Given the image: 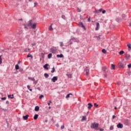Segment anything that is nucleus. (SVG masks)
Listing matches in <instances>:
<instances>
[{
	"instance_id": "1",
	"label": "nucleus",
	"mask_w": 131,
	"mask_h": 131,
	"mask_svg": "<svg viewBox=\"0 0 131 131\" xmlns=\"http://www.w3.org/2000/svg\"><path fill=\"white\" fill-rule=\"evenodd\" d=\"M91 128H94L96 130H98V129H99L98 128V127H99V124L93 123L91 124Z\"/></svg>"
},
{
	"instance_id": "2",
	"label": "nucleus",
	"mask_w": 131,
	"mask_h": 131,
	"mask_svg": "<svg viewBox=\"0 0 131 131\" xmlns=\"http://www.w3.org/2000/svg\"><path fill=\"white\" fill-rule=\"evenodd\" d=\"M73 41L74 42H79V40L76 38L73 37L69 41L70 45H72V43H73Z\"/></svg>"
},
{
	"instance_id": "3",
	"label": "nucleus",
	"mask_w": 131,
	"mask_h": 131,
	"mask_svg": "<svg viewBox=\"0 0 131 131\" xmlns=\"http://www.w3.org/2000/svg\"><path fill=\"white\" fill-rule=\"evenodd\" d=\"M126 65V62H120L118 63L119 68H124V66Z\"/></svg>"
},
{
	"instance_id": "4",
	"label": "nucleus",
	"mask_w": 131,
	"mask_h": 131,
	"mask_svg": "<svg viewBox=\"0 0 131 131\" xmlns=\"http://www.w3.org/2000/svg\"><path fill=\"white\" fill-rule=\"evenodd\" d=\"M50 51L52 54H56V53H57V51H58V48L53 47L50 49Z\"/></svg>"
},
{
	"instance_id": "5",
	"label": "nucleus",
	"mask_w": 131,
	"mask_h": 131,
	"mask_svg": "<svg viewBox=\"0 0 131 131\" xmlns=\"http://www.w3.org/2000/svg\"><path fill=\"white\" fill-rule=\"evenodd\" d=\"M123 121H124V124H125V125H129V122L130 120L127 119H124Z\"/></svg>"
},
{
	"instance_id": "6",
	"label": "nucleus",
	"mask_w": 131,
	"mask_h": 131,
	"mask_svg": "<svg viewBox=\"0 0 131 131\" xmlns=\"http://www.w3.org/2000/svg\"><path fill=\"white\" fill-rule=\"evenodd\" d=\"M78 26H79L80 27H81L82 28H83L84 30H86V29L85 28V26L83 25V24L82 23V22H79L78 24Z\"/></svg>"
},
{
	"instance_id": "7",
	"label": "nucleus",
	"mask_w": 131,
	"mask_h": 131,
	"mask_svg": "<svg viewBox=\"0 0 131 131\" xmlns=\"http://www.w3.org/2000/svg\"><path fill=\"white\" fill-rule=\"evenodd\" d=\"M125 60H129L130 59V55L126 53L125 56Z\"/></svg>"
},
{
	"instance_id": "8",
	"label": "nucleus",
	"mask_w": 131,
	"mask_h": 131,
	"mask_svg": "<svg viewBox=\"0 0 131 131\" xmlns=\"http://www.w3.org/2000/svg\"><path fill=\"white\" fill-rule=\"evenodd\" d=\"M52 81H53V82H56V81H57V80H58V77L57 76H54L53 77V78L51 79Z\"/></svg>"
},
{
	"instance_id": "9",
	"label": "nucleus",
	"mask_w": 131,
	"mask_h": 131,
	"mask_svg": "<svg viewBox=\"0 0 131 131\" xmlns=\"http://www.w3.org/2000/svg\"><path fill=\"white\" fill-rule=\"evenodd\" d=\"M117 127H118V128H122V127H123V124H121V123H119L117 125Z\"/></svg>"
},
{
	"instance_id": "10",
	"label": "nucleus",
	"mask_w": 131,
	"mask_h": 131,
	"mask_svg": "<svg viewBox=\"0 0 131 131\" xmlns=\"http://www.w3.org/2000/svg\"><path fill=\"white\" fill-rule=\"evenodd\" d=\"M84 71L85 72L86 75H89V72H90V69H89V68L86 67Z\"/></svg>"
},
{
	"instance_id": "11",
	"label": "nucleus",
	"mask_w": 131,
	"mask_h": 131,
	"mask_svg": "<svg viewBox=\"0 0 131 131\" xmlns=\"http://www.w3.org/2000/svg\"><path fill=\"white\" fill-rule=\"evenodd\" d=\"M100 29V24L99 23H96V27L95 28V30H99Z\"/></svg>"
},
{
	"instance_id": "12",
	"label": "nucleus",
	"mask_w": 131,
	"mask_h": 131,
	"mask_svg": "<svg viewBox=\"0 0 131 131\" xmlns=\"http://www.w3.org/2000/svg\"><path fill=\"white\" fill-rule=\"evenodd\" d=\"M28 117H29V115H26V116H23L24 120H27V119H28Z\"/></svg>"
},
{
	"instance_id": "13",
	"label": "nucleus",
	"mask_w": 131,
	"mask_h": 131,
	"mask_svg": "<svg viewBox=\"0 0 131 131\" xmlns=\"http://www.w3.org/2000/svg\"><path fill=\"white\" fill-rule=\"evenodd\" d=\"M48 66H49V64L48 63H46L45 65H44L43 66V67L46 70H49V68L48 67Z\"/></svg>"
},
{
	"instance_id": "14",
	"label": "nucleus",
	"mask_w": 131,
	"mask_h": 131,
	"mask_svg": "<svg viewBox=\"0 0 131 131\" xmlns=\"http://www.w3.org/2000/svg\"><path fill=\"white\" fill-rule=\"evenodd\" d=\"M56 57L57 58H64V55L62 54H57Z\"/></svg>"
},
{
	"instance_id": "15",
	"label": "nucleus",
	"mask_w": 131,
	"mask_h": 131,
	"mask_svg": "<svg viewBox=\"0 0 131 131\" xmlns=\"http://www.w3.org/2000/svg\"><path fill=\"white\" fill-rule=\"evenodd\" d=\"M27 26L29 27H30V26H32V20H30L29 21L28 24L27 25Z\"/></svg>"
},
{
	"instance_id": "16",
	"label": "nucleus",
	"mask_w": 131,
	"mask_h": 131,
	"mask_svg": "<svg viewBox=\"0 0 131 131\" xmlns=\"http://www.w3.org/2000/svg\"><path fill=\"white\" fill-rule=\"evenodd\" d=\"M88 105V109L89 110L92 109V107H93V105L92 104V103H89Z\"/></svg>"
},
{
	"instance_id": "17",
	"label": "nucleus",
	"mask_w": 131,
	"mask_h": 131,
	"mask_svg": "<svg viewBox=\"0 0 131 131\" xmlns=\"http://www.w3.org/2000/svg\"><path fill=\"white\" fill-rule=\"evenodd\" d=\"M127 47H128V50L129 51L131 50V45L130 43H128V44L127 45Z\"/></svg>"
},
{
	"instance_id": "18",
	"label": "nucleus",
	"mask_w": 131,
	"mask_h": 131,
	"mask_svg": "<svg viewBox=\"0 0 131 131\" xmlns=\"http://www.w3.org/2000/svg\"><path fill=\"white\" fill-rule=\"evenodd\" d=\"M106 69H107V67H102V70H103V71H104L105 72V73H106V72H108V71H106Z\"/></svg>"
},
{
	"instance_id": "19",
	"label": "nucleus",
	"mask_w": 131,
	"mask_h": 131,
	"mask_svg": "<svg viewBox=\"0 0 131 131\" xmlns=\"http://www.w3.org/2000/svg\"><path fill=\"white\" fill-rule=\"evenodd\" d=\"M32 28L33 29H35V28H36V24L35 23V24H33L32 26Z\"/></svg>"
},
{
	"instance_id": "20",
	"label": "nucleus",
	"mask_w": 131,
	"mask_h": 131,
	"mask_svg": "<svg viewBox=\"0 0 131 131\" xmlns=\"http://www.w3.org/2000/svg\"><path fill=\"white\" fill-rule=\"evenodd\" d=\"M35 111H39V106H36L35 107Z\"/></svg>"
},
{
	"instance_id": "21",
	"label": "nucleus",
	"mask_w": 131,
	"mask_h": 131,
	"mask_svg": "<svg viewBox=\"0 0 131 131\" xmlns=\"http://www.w3.org/2000/svg\"><path fill=\"white\" fill-rule=\"evenodd\" d=\"M28 79H29L30 80H32V81H34V80H35V79H34V78L31 77H28Z\"/></svg>"
},
{
	"instance_id": "22",
	"label": "nucleus",
	"mask_w": 131,
	"mask_h": 131,
	"mask_svg": "<svg viewBox=\"0 0 131 131\" xmlns=\"http://www.w3.org/2000/svg\"><path fill=\"white\" fill-rule=\"evenodd\" d=\"M38 118V115L37 114H35L34 116V120H36Z\"/></svg>"
},
{
	"instance_id": "23",
	"label": "nucleus",
	"mask_w": 131,
	"mask_h": 131,
	"mask_svg": "<svg viewBox=\"0 0 131 131\" xmlns=\"http://www.w3.org/2000/svg\"><path fill=\"white\" fill-rule=\"evenodd\" d=\"M67 76H68V77H69V78H72V74H67Z\"/></svg>"
},
{
	"instance_id": "24",
	"label": "nucleus",
	"mask_w": 131,
	"mask_h": 131,
	"mask_svg": "<svg viewBox=\"0 0 131 131\" xmlns=\"http://www.w3.org/2000/svg\"><path fill=\"white\" fill-rule=\"evenodd\" d=\"M27 58H31V59H33V56L31 54H28L27 55Z\"/></svg>"
},
{
	"instance_id": "25",
	"label": "nucleus",
	"mask_w": 131,
	"mask_h": 131,
	"mask_svg": "<svg viewBox=\"0 0 131 131\" xmlns=\"http://www.w3.org/2000/svg\"><path fill=\"white\" fill-rule=\"evenodd\" d=\"M52 56H53V54H52V53H49L48 55V58L49 59H51V58H52Z\"/></svg>"
},
{
	"instance_id": "26",
	"label": "nucleus",
	"mask_w": 131,
	"mask_h": 131,
	"mask_svg": "<svg viewBox=\"0 0 131 131\" xmlns=\"http://www.w3.org/2000/svg\"><path fill=\"white\" fill-rule=\"evenodd\" d=\"M70 95L72 96V94L70 93V94H68L66 97V99H68V98H70Z\"/></svg>"
},
{
	"instance_id": "27",
	"label": "nucleus",
	"mask_w": 131,
	"mask_h": 131,
	"mask_svg": "<svg viewBox=\"0 0 131 131\" xmlns=\"http://www.w3.org/2000/svg\"><path fill=\"white\" fill-rule=\"evenodd\" d=\"M2 57H3V55L0 56V64H3V58H2Z\"/></svg>"
},
{
	"instance_id": "28",
	"label": "nucleus",
	"mask_w": 131,
	"mask_h": 131,
	"mask_svg": "<svg viewBox=\"0 0 131 131\" xmlns=\"http://www.w3.org/2000/svg\"><path fill=\"white\" fill-rule=\"evenodd\" d=\"M44 76H45V78H49V74H48V73H45L44 74Z\"/></svg>"
},
{
	"instance_id": "29",
	"label": "nucleus",
	"mask_w": 131,
	"mask_h": 131,
	"mask_svg": "<svg viewBox=\"0 0 131 131\" xmlns=\"http://www.w3.org/2000/svg\"><path fill=\"white\" fill-rule=\"evenodd\" d=\"M102 52L103 53V54H107V51L105 49L102 50Z\"/></svg>"
},
{
	"instance_id": "30",
	"label": "nucleus",
	"mask_w": 131,
	"mask_h": 131,
	"mask_svg": "<svg viewBox=\"0 0 131 131\" xmlns=\"http://www.w3.org/2000/svg\"><path fill=\"white\" fill-rule=\"evenodd\" d=\"M111 69H112V70L113 69H115V64H111Z\"/></svg>"
},
{
	"instance_id": "31",
	"label": "nucleus",
	"mask_w": 131,
	"mask_h": 131,
	"mask_svg": "<svg viewBox=\"0 0 131 131\" xmlns=\"http://www.w3.org/2000/svg\"><path fill=\"white\" fill-rule=\"evenodd\" d=\"M49 30H51V31L54 30V29H53L52 25H51L49 27Z\"/></svg>"
},
{
	"instance_id": "32",
	"label": "nucleus",
	"mask_w": 131,
	"mask_h": 131,
	"mask_svg": "<svg viewBox=\"0 0 131 131\" xmlns=\"http://www.w3.org/2000/svg\"><path fill=\"white\" fill-rule=\"evenodd\" d=\"M19 69H20V68H19V65H18V64L15 65L16 70H18Z\"/></svg>"
},
{
	"instance_id": "33",
	"label": "nucleus",
	"mask_w": 131,
	"mask_h": 131,
	"mask_svg": "<svg viewBox=\"0 0 131 131\" xmlns=\"http://www.w3.org/2000/svg\"><path fill=\"white\" fill-rule=\"evenodd\" d=\"M27 89H28V90H29V91H30V92H32V89H30V85H27Z\"/></svg>"
},
{
	"instance_id": "34",
	"label": "nucleus",
	"mask_w": 131,
	"mask_h": 131,
	"mask_svg": "<svg viewBox=\"0 0 131 131\" xmlns=\"http://www.w3.org/2000/svg\"><path fill=\"white\" fill-rule=\"evenodd\" d=\"M123 54H124V51L123 50H121L119 52V55H123Z\"/></svg>"
},
{
	"instance_id": "35",
	"label": "nucleus",
	"mask_w": 131,
	"mask_h": 131,
	"mask_svg": "<svg viewBox=\"0 0 131 131\" xmlns=\"http://www.w3.org/2000/svg\"><path fill=\"white\" fill-rule=\"evenodd\" d=\"M110 130H113V129H114V126H113V125L111 126L110 127Z\"/></svg>"
},
{
	"instance_id": "36",
	"label": "nucleus",
	"mask_w": 131,
	"mask_h": 131,
	"mask_svg": "<svg viewBox=\"0 0 131 131\" xmlns=\"http://www.w3.org/2000/svg\"><path fill=\"white\" fill-rule=\"evenodd\" d=\"M55 67H53V68H52V70L51 71V73H54V72H55Z\"/></svg>"
},
{
	"instance_id": "37",
	"label": "nucleus",
	"mask_w": 131,
	"mask_h": 131,
	"mask_svg": "<svg viewBox=\"0 0 131 131\" xmlns=\"http://www.w3.org/2000/svg\"><path fill=\"white\" fill-rule=\"evenodd\" d=\"M29 51H30V49H25V52L26 53H27V52H29Z\"/></svg>"
},
{
	"instance_id": "38",
	"label": "nucleus",
	"mask_w": 131,
	"mask_h": 131,
	"mask_svg": "<svg viewBox=\"0 0 131 131\" xmlns=\"http://www.w3.org/2000/svg\"><path fill=\"white\" fill-rule=\"evenodd\" d=\"M82 120H86V117L83 116L82 118Z\"/></svg>"
},
{
	"instance_id": "39",
	"label": "nucleus",
	"mask_w": 131,
	"mask_h": 131,
	"mask_svg": "<svg viewBox=\"0 0 131 131\" xmlns=\"http://www.w3.org/2000/svg\"><path fill=\"white\" fill-rule=\"evenodd\" d=\"M8 98H10V99H14V97H12V95H8Z\"/></svg>"
},
{
	"instance_id": "40",
	"label": "nucleus",
	"mask_w": 131,
	"mask_h": 131,
	"mask_svg": "<svg viewBox=\"0 0 131 131\" xmlns=\"http://www.w3.org/2000/svg\"><path fill=\"white\" fill-rule=\"evenodd\" d=\"M25 29H27V30H28V28L27 27V26L26 25H24Z\"/></svg>"
},
{
	"instance_id": "41",
	"label": "nucleus",
	"mask_w": 131,
	"mask_h": 131,
	"mask_svg": "<svg viewBox=\"0 0 131 131\" xmlns=\"http://www.w3.org/2000/svg\"><path fill=\"white\" fill-rule=\"evenodd\" d=\"M95 13V14H100V11H99V10H96Z\"/></svg>"
},
{
	"instance_id": "42",
	"label": "nucleus",
	"mask_w": 131,
	"mask_h": 131,
	"mask_svg": "<svg viewBox=\"0 0 131 131\" xmlns=\"http://www.w3.org/2000/svg\"><path fill=\"white\" fill-rule=\"evenodd\" d=\"M60 47H64V44L63 43V42H60Z\"/></svg>"
},
{
	"instance_id": "43",
	"label": "nucleus",
	"mask_w": 131,
	"mask_h": 131,
	"mask_svg": "<svg viewBox=\"0 0 131 131\" xmlns=\"http://www.w3.org/2000/svg\"><path fill=\"white\" fill-rule=\"evenodd\" d=\"M32 47H35V46H36V43H35V42L32 43Z\"/></svg>"
},
{
	"instance_id": "44",
	"label": "nucleus",
	"mask_w": 131,
	"mask_h": 131,
	"mask_svg": "<svg viewBox=\"0 0 131 131\" xmlns=\"http://www.w3.org/2000/svg\"><path fill=\"white\" fill-rule=\"evenodd\" d=\"M19 69V71L20 72H22V71H23V69H22V68H20Z\"/></svg>"
},
{
	"instance_id": "45",
	"label": "nucleus",
	"mask_w": 131,
	"mask_h": 131,
	"mask_svg": "<svg viewBox=\"0 0 131 131\" xmlns=\"http://www.w3.org/2000/svg\"><path fill=\"white\" fill-rule=\"evenodd\" d=\"M122 17L123 19H125L126 16H125V14H122Z\"/></svg>"
},
{
	"instance_id": "46",
	"label": "nucleus",
	"mask_w": 131,
	"mask_h": 131,
	"mask_svg": "<svg viewBox=\"0 0 131 131\" xmlns=\"http://www.w3.org/2000/svg\"><path fill=\"white\" fill-rule=\"evenodd\" d=\"M6 99H7V97H2L1 98V100H6Z\"/></svg>"
},
{
	"instance_id": "47",
	"label": "nucleus",
	"mask_w": 131,
	"mask_h": 131,
	"mask_svg": "<svg viewBox=\"0 0 131 131\" xmlns=\"http://www.w3.org/2000/svg\"><path fill=\"white\" fill-rule=\"evenodd\" d=\"M94 107H98V106H99V105H98L96 103H95L94 104Z\"/></svg>"
},
{
	"instance_id": "48",
	"label": "nucleus",
	"mask_w": 131,
	"mask_h": 131,
	"mask_svg": "<svg viewBox=\"0 0 131 131\" xmlns=\"http://www.w3.org/2000/svg\"><path fill=\"white\" fill-rule=\"evenodd\" d=\"M61 18H62V19H65V18H66V17L65 16V15H62L61 16Z\"/></svg>"
},
{
	"instance_id": "49",
	"label": "nucleus",
	"mask_w": 131,
	"mask_h": 131,
	"mask_svg": "<svg viewBox=\"0 0 131 131\" xmlns=\"http://www.w3.org/2000/svg\"><path fill=\"white\" fill-rule=\"evenodd\" d=\"M38 82V80H34V84H36V83H37Z\"/></svg>"
},
{
	"instance_id": "50",
	"label": "nucleus",
	"mask_w": 131,
	"mask_h": 131,
	"mask_svg": "<svg viewBox=\"0 0 131 131\" xmlns=\"http://www.w3.org/2000/svg\"><path fill=\"white\" fill-rule=\"evenodd\" d=\"M42 98H43V95H41L39 96V99H42Z\"/></svg>"
},
{
	"instance_id": "51",
	"label": "nucleus",
	"mask_w": 131,
	"mask_h": 131,
	"mask_svg": "<svg viewBox=\"0 0 131 131\" xmlns=\"http://www.w3.org/2000/svg\"><path fill=\"white\" fill-rule=\"evenodd\" d=\"M77 11L79 12V13H80V12H81V10H80V9L79 8H77Z\"/></svg>"
},
{
	"instance_id": "52",
	"label": "nucleus",
	"mask_w": 131,
	"mask_h": 131,
	"mask_svg": "<svg viewBox=\"0 0 131 131\" xmlns=\"http://www.w3.org/2000/svg\"><path fill=\"white\" fill-rule=\"evenodd\" d=\"M41 55L42 58H44V57H45V53H41Z\"/></svg>"
},
{
	"instance_id": "53",
	"label": "nucleus",
	"mask_w": 131,
	"mask_h": 131,
	"mask_svg": "<svg viewBox=\"0 0 131 131\" xmlns=\"http://www.w3.org/2000/svg\"><path fill=\"white\" fill-rule=\"evenodd\" d=\"M116 20L117 21V22H119V21H120V19L119 18H116Z\"/></svg>"
},
{
	"instance_id": "54",
	"label": "nucleus",
	"mask_w": 131,
	"mask_h": 131,
	"mask_svg": "<svg viewBox=\"0 0 131 131\" xmlns=\"http://www.w3.org/2000/svg\"><path fill=\"white\" fill-rule=\"evenodd\" d=\"M98 11H99L100 13H101V12L103 11V9L101 8L99 10H98Z\"/></svg>"
},
{
	"instance_id": "55",
	"label": "nucleus",
	"mask_w": 131,
	"mask_h": 131,
	"mask_svg": "<svg viewBox=\"0 0 131 131\" xmlns=\"http://www.w3.org/2000/svg\"><path fill=\"white\" fill-rule=\"evenodd\" d=\"M128 68H131V64H129L127 65Z\"/></svg>"
},
{
	"instance_id": "56",
	"label": "nucleus",
	"mask_w": 131,
	"mask_h": 131,
	"mask_svg": "<svg viewBox=\"0 0 131 131\" xmlns=\"http://www.w3.org/2000/svg\"><path fill=\"white\" fill-rule=\"evenodd\" d=\"M102 14H105V13H106V10H102Z\"/></svg>"
},
{
	"instance_id": "57",
	"label": "nucleus",
	"mask_w": 131,
	"mask_h": 131,
	"mask_svg": "<svg viewBox=\"0 0 131 131\" xmlns=\"http://www.w3.org/2000/svg\"><path fill=\"white\" fill-rule=\"evenodd\" d=\"M88 22H91V17H90L88 19Z\"/></svg>"
},
{
	"instance_id": "58",
	"label": "nucleus",
	"mask_w": 131,
	"mask_h": 131,
	"mask_svg": "<svg viewBox=\"0 0 131 131\" xmlns=\"http://www.w3.org/2000/svg\"><path fill=\"white\" fill-rule=\"evenodd\" d=\"M64 127H65V126H64V125H62V126H61V129H63V128H64Z\"/></svg>"
},
{
	"instance_id": "59",
	"label": "nucleus",
	"mask_w": 131,
	"mask_h": 131,
	"mask_svg": "<svg viewBox=\"0 0 131 131\" xmlns=\"http://www.w3.org/2000/svg\"><path fill=\"white\" fill-rule=\"evenodd\" d=\"M37 90H38V91H41V89L39 87H37Z\"/></svg>"
},
{
	"instance_id": "60",
	"label": "nucleus",
	"mask_w": 131,
	"mask_h": 131,
	"mask_svg": "<svg viewBox=\"0 0 131 131\" xmlns=\"http://www.w3.org/2000/svg\"><path fill=\"white\" fill-rule=\"evenodd\" d=\"M112 118L113 119H114V118H116V116L115 115H113Z\"/></svg>"
},
{
	"instance_id": "61",
	"label": "nucleus",
	"mask_w": 131,
	"mask_h": 131,
	"mask_svg": "<svg viewBox=\"0 0 131 131\" xmlns=\"http://www.w3.org/2000/svg\"><path fill=\"white\" fill-rule=\"evenodd\" d=\"M22 33V30H20L19 32H18V34H21Z\"/></svg>"
},
{
	"instance_id": "62",
	"label": "nucleus",
	"mask_w": 131,
	"mask_h": 131,
	"mask_svg": "<svg viewBox=\"0 0 131 131\" xmlns=\"http://www.w3.org/2000/svg\"><path fill=\"white\" fill-rule=\"evenodd\" d=\"M99 130H100V131H104V129H103V128H100V129H99Z\"/></svg>"
},
{
	"instance_id": "63",
	"label": "nucleus",
	"mask_w": 131,
	"mask_h": 131,
	"mask_svg": "<svg viewBox=\"0 0 131 131\" xmlns=\"http://www.w3.org/2000/svg\"><path fill=\"white\" fill-rule=\"evenodd\" d=\"M36 5H37V3H34V7H36Z\"/></svg>"
},
{
	"instance_id": "64",
	"label": "nucleus",
	"mask_w": 131,
	"mask_h": 131,
	"mask_svg": "<svg viewBox=\"0 0 131 131\" xmlns=\"http://www.w3.org/2000/svg\"><path fill=\"white\" fill-rule=\"evenodd\" d=\"M6 103V104H10V102H9V101H7Z\"/></svg>"
}]
</instances>
